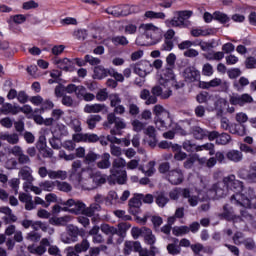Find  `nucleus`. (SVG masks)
<instances>
[{
	"mask_svg": "<svg viewBox=\"0 0 256 256\" xmlns=\"http://www.w3.org/2000/svg\"><path fill=\"white\" fill-rule=\"evenodd\" d=\"M165 179L171 185H181L185 181V173H183L181 168H174L166 175Z\"/></svg>",
	"mask_w": 256,
	"mask_h": 256,
	"instance_id": "nucleus-11",
	"label": "nucleus"
},
{
	"mask_svg": "<svg viewBox=\"0 0 256 256\" xmlns=\"http://www.w3.org/2000/svg\"><path fill=\"white\" fill-rule=\"evenodd\" d=\"M90 179H92L94 187H99V185H105V183H107V176L99 171L90 174Z\"/></svg>",
	"mask_w": 256,
	"mask_h": 256,
	"instance_id": "nucleus-31",
	"label": "nucleus"
},
{
	"mask_svg": "<svg viewBox=\"0 0 256 256\" xmlns=\"http://www.w3.org/2000/svg\"><path fill=\"white\" fill-rule=\"evenodd\" d=\"M197 147L198 145L193 143L191 140H185L182 143V149H184V151L187 153H197Z\"/></svg>",
	"mask_w": 256,
	"mask_h": 256,
	"instance_id": "nucleus-45",
	"label": "nucleus"
},
{
	"mask_svg": "<svg viewBox=\"0 0 256 256\" xmlns=\"http://www.w3.org/2000/svg\"><path fill=\"white\" fill-rule=\"evenodd\" d=\"M232 241L234 245H243V242L245 241V234L242 232H236L232 237Z\"/></svg>",
	"mask_w": 256,
	"mask_h": 256,
	"instance_id": "nucleus-62",
	"label": "nucleus"
},
{
	"mask_svg": "<svg viewBox=\"0 0 256 256\" xmlns=\"http://www.w3.org/2000/svg\"><path fill=\"white\" fill-rule=\"evenodd\" d=\"M1 112L3 115H17V113H19V106L11 103H4L1 107Z\"/></svg>",
	"mask_w": 256,
	"mask_h": 256,
	"instance_id": "nucleus-33",
	"label": "nucleus"
},
{
	"mask_svg": "<svg viewBox=\"0 0 256 256\" xmlns=\"http://www.w3.org/2000/svg\"><path fill=\"white\" fill-rule=\"evenodd\" d=\"M142 237L146 245H155L157 241V238L155 237L153 231L150 228H146V230H144V234L142 235Z\"/></svg>",
	"mask_w": 256,
	"mask_h": 256,
	"instance_id": "nucleus-37",
	"label": "nucleus"
},
{
	"mask_svg": "<svg viewBox=\"0 0 256 256\" xmlns=\"http://www.w3.org/2000/svg\"><path fill=\"white\" fill-rule=\"evenodd\" d=\"M224 183H226V186L228 189H243V182L235 179V175H229L227 177H224Z\"/></svg>",
	"mask_w": 256,
	"mask_h": 256,
	"instance_id": "nucleus-24",
	"label": "nucleus"
},
{
	"mask_svg": "<svg viewBox=\"0 0 256 256\" xmlns=\"http://www.w3.org/2000/svg\"><path fill=\"white\" fill-rule=\"evenodd\" d=\"M131 67L133 68L134 73L139 75V77H147V75L153 71V64L147 60H142Z\"/></svg>",
	"mask_w": 256,
	"mask_h": 256,
	"instance_id": "nucleus-8",
	"label": "nucleus"
},
{
	"mask_svg": "<svg viewBox=\"0 0 256 256\" xmlns=\"http://www.w3.org/2000/svg\"><path fill=\"white\" fill-rule=\"evenodd\" d=\"M173 69L165 66L158 80L159 84L153 86L151 91L149 89H142L140 91V99L145 101V105H155L158 101L157 97H160V99H169L173 95V90L169 88V83L175 81V72H173Z\"/></svg>",
	"mask_w": 256,
	"mask_h": 256,
	"instance_id": "nucleus-1",
	"label": "nucleus"
},
{
	"mask_svg": "<svg viewBox=\"0 0 256 256\" xmlns=\"http://www.w3.org/2000/svg\"><path fill=\"white\" fill-rule=\"evenodd\" d=\"M229 103L231 105H239V107H244V105L253 103V96L247 93L241 95L234 94L233 96H230Z\"/></svg>",
	"mask_w": 256,
	"mask_h": 256,
	"instance_id": "nucleus-12",
	"label": "nucleus"
},
{
	"mask_svg": "<svg viewBox=\"0 0 256 256\" xmlns=\"http://www.w3.org/2000/svg\"><path fill=\"white\" fill-rule=\"evenodd\" d=\"M101 119H103V117L99 114L90 115L86 120L88 128L91 130L95 129L97 127V123H100Z\"/></svg>",
	"mask_w": 256,
	"mask_h": 256,
	"instance_id": "nucleus-41",
	"label": "nucleus"
},
{
	"mask_svg": "<svg viewBox=\"0 0 256 256\" xmlns=\"http://www.w3.org/2000/svg\"><path fill=\"white\" fill-rule=\"evenodd\" d=\"M208 193L213 199H223V197H227L229 188L227 187V183H225V178H223L222 182L213 184Z\"/></svg>",
	"mask_w": 256,
	"mask_h": 256,
	"instance_id": "nucleus-7",
	"label": "nucleus"
},
{
	"mask_svg": "<svg viewBox=\"0 0 256 256\" xmlns=\"http://www.w3.org/2000/svg\"><path fill=\"white\" fill-rule=\"evenodd\" d=\"M49 179H61L62 181H64V179H67V171L49 170Z\"/></svg>",
	"mask_w": 256,
	"mask_h": 256,
	"instance_id": "nucleus-47",
	"label": "nucleus"
},
{
	"mask_svg": "<svg viewBox=\"0 0 256 256\" xmlns=\"http://www.w3.org/2000/svg\"><path fill=\"white\" fill-rule=\"evenodd\" d=\"M69 177L74 183H81L83 180V164L81 160H76L72 163Z\"/></svg>",
	"mask_w": 256,
	"mask_h": 256,
	"instance_id": "nucleus-10",
	"label": "nucleus"
},
{
	"mask_svg": "<svg viewBox=\"0 0 256 256\" xmlns=\"http://www.w3.org/2000/svg\"><path fill=\"white\" fill-rule=\"evenodd\" d=\"M226 158L233 163H241L243 161V152L241 150H229L226 153Z\"/></svg>",
	"mask_w": 256,
	"mask_h": 256,
	"instance_id": "nucleus-32",
	"label": "nucleus"
},
{
	"mask_svg": "<svg viewBox=\"0 0 256 256\" xmlns=\"http://www.w3.org/2000/svg\"><path fill=\"white\" fill-rule=\"evenodd\" d=\"M133 131L136 133H141V131H145V127H147V123L141 122L140 120L135 119L132 122Z\"/></svg>",
	"mask_w": 256,
	"mask_h": 256,
	"instance_id": "nucleus-53",
	"label": "nucleus"
},
{
	"mask_svg": "<svg viewBox=\"0 0 256 256\" xmlns=\"http://www.w3.org/2000/svg\"><path fill=\"white\" fill-rule=\"evenodd\" d=\"M18 177H20V179H23V181H27L28 183H33V180H34L33 170L31 169V167L25 165L20 168L18 172Z\"/></svg>",
	"mask_w": 256,
	"mask_h": 256,
	"instance_id": "nucleus-22",
	"label": "nucleus"
},
{
	"mask_svg": "<svg viewBox=\"0 0 256 256\" xmlns=\"http://www.w3.org/2000/svg\"><path fill=\"white\" fill-rule=\"evenodd\" d=\"M9 153L17 158L19 165H31V158L25 154L21 146H13L9 149Z\"/></svg>",
	"mask_w": 256,
	"mask_h": 256,
	"instance_id": "nucleus-9",
	"label": "nucleus"
},
{
	"mask_svg": "<svg viewBox=\"0 0 256 256\" xmlns=\"http://www.w3.org/2000/svg\"><path fill=\"white\" fill-rule=\"evenodd\" d=\"M190 133L196 139V141H203V139L207 138V130L199 126H193Z\"/></svg>",
	"mask_w": 256,
	"mask_h": 256,
	"instance_id": "nucleus-29",
	"label": "nucleus"
},
{
	"mask_svg": "<svg viewBox=\"0 0 256 256\" xmlns=\"http://www.w3.org/2000/svg\"><path fill=\"white\" fill-rule=\"evenodd\" d=\"M214 20L219 23H229V16L222 12H214Z\"/></svg>",
	"mask_w": 256,
	"mask_h": 256,
	"instance_id": "nucleus-61",
	"label": "nucleus"
},
{
	"mask_svg": "<svg viewBox=\"0 0 256 256\" xmlns=\"http://www.w3.org/2000/svg\"><path fill=\"white\" fill-rule=\"evenodd\" d=\"M247 85H249V79H247L245 76L240 77L238 81L233 83V87L236 89V91H243Z\"/></svg>",
	"mask_w": 256,
	"mask_h": 256,
	"instance_id": "nucleus-44",
	"label": "nucleus"
},
{
	"mask_svg": "<svg viewBox=\"0 0 256 256\" xmlns=\"http://www.w3.org/2000/svg\"><path fill=\"white\" fill-rule=\"evenodd\" d=\"M0 139L2 141H7V143H9L10 145H17V143H19V134H17V133L0 134Z\"/></svg>",
	"mask_w": 256,
	"mask_h": 256,
	"instance_id": "nucleus-35",
	"label": "nucleus"
},
{
	"mask_svg": "<svg viewBox=\"0 0 256 256\" xmlns=\"http://www.w3.org/2000/svg\"><path fill=\"white\" fill-rule=\"evenodd\" d=\"M117 199H119V195H117V192L110 191L108 193V196L106 197V205H113V203H115Z\"/></svg>",
	"mask_w": 256,
	"mask_h": 256,
	"instance_id": "nucleus-63",
	"label": "nucleus"
},
{
	"mask_svg": "<svg viewBox=\"0 0 256 256\" xmlns=\"http://www.w3.org/2000/svg\"><path fill=\"white\" fill-rule=\"evenodd\" d=\"M41 233L35 232V231H30L29 233L26 234V241H29L30 243H39L41 241Z\"/></svg>",
	"mask_w": 256,
	"mask_h": 256,
	"instance_id": "nucleus-49",
	"label": "nucleus"
},
{
	"mask_svg": "<svg viewBox=\"0 0 256 256\" xmlns=\"http://www.w3.org/2000/svg\"><path fill=\"white\" fill-rule=\"evenodd\" d=\"M144 135H147L150 141H148V145L150 147H156L157 145V130H155L154 126H148L144 129Z\"/></svg>",
	"mask_w": 256,
	"mask_h": 256,
	"instance_id": "nucleus-25",
	"label": "nucleus"
},
{
	"mask_svg": "<svg viewBox=\"0 0 256 256\" xmlns=\"http://www.w3.org/2000/svg\"><path fill=\"white\" fill-rule=\"evenodd\" d=\"M172 233L176 237H179L181 235H187V233H189V226L174 227L172 229Z\"/></svg>",
	"mask_w": 256,
	"mask_h": 256,
	"instance_id": "nucleus-57",
	"label": "nucleus"
},
{
	"mask_svg": "<svg viewBox=\"0 0 256 256\" xmlns=\"http://www.w3.org/2000/svg\"><path fill=\"white\" fill-rule=\"evenodd\" d=\"M85 113H109V108L105 104H87L84 107Z\"/></svg>",
	"mask_w": 256,
	"mask_h": 256,
	"instance_id": "nucleus-17",
	"label": "nucleus"
},
{
	"mask_svg": "<svg viewBox=\"0 0 256 256\" xmlns=\"http://www.w3.org/2000/svg\"><path fill=\"white\" fill-rule=\"evenodd\" d=\"M146 229H147V227H142V228L133 227L131 229V235H132L133 239H138L140 237H143Z\"/></svg>",
	"mask_w": 256,
	"mask_h": 256,
	"instance_id": "nucleus-60",
	"label": "nucleus"
},
{
	"mask_svg": "<svg viewBox=\"0 0 256 256\" xmlns=\"http://www.w3.org/2000/svg\"><path fill=\"white\" fill-rule=\"evenodd\" d=\"M64 205H66V207H70V213L73 215H85V203L79 200L69 199L64 202Z\"/></svg>",
	"mask_w": 256,
	"mask_h": 256,
	"instance_id": "nucleus-13",
	"label": "nucleus"
},
{
	"mask_svg": "<svg viewBox=\"0 0 256 256\" xmlns=\"http://www.w3.org/2000/svg\"><path fill=\"white\" fill-rule=\"evenodd\" d=\"M111 41L116 47H126V45H129V40L125 36H114Z\"/></svg>",
	"mask_w": 256,
	"mask_h": 256,
	"instance_id": "nucleus-48",
	"label": "nucleus"
},
{
	"mask_svg": "<svg viewBox=\"0 0 256 256\" xmlns=\"http://www.w3.org/2000/svg\"><path fill=\"white\" fill-rule=\"evenodd\" d=\"M240 177H242V179H246L248 183H256V170H253V171L250 170L245 177H243V174H241L240 172Z\"/></svg>",
	"mask_w": 256,
	"mask_h": 256,
	"instance_id": "nucleus-64",
	"label": "nucleus"
},
{
	"mask_svg": "<svg viewBox=\"0 0 256 256\" xmlns=\"http://www.w3.org/2000/svg\"><path fill=\"white\" fill-rule=\"evenodd\" d=\"M199 151H209V155H215V144L208 142L206 144L198 145L197 153H199Z\"/></svg>",
	"mask_w": 256,
	"mask_h": 256,
	"instance_id": "nucleus-50",
	"label": "nucleus"
},
{
	"mask_svg": "<svg viewBox=\"0 0 256 256\" xmlns=\"http://www.w3.org/2000/svg\"><path fill=\"white\" fill-rule=\"evenodd\" d=\"M128 229H131V225L129 224V222H121L118 224L115 235H118V237H120L118 239L119 244L123 243V239L127 237Z\"/></svg>",
	"mask_w": 256,
	"mask_h": 256,
	"instance_id": "nucleus-20",
	"label": "nucleus"
},
{
	"mask_svg": "<svg viewBox=\"0 0 256 256\" xmlns=\"http://www.w3.org/2000/svg\"><path fill=\"white\" fill-rule=\"evenodd\" d=\"M145 17H147V19H165V13L155 12V11H146Z\"/></svg>",
	"mask_w": 256,
	"mask_h": 256,
	"instance_id": "nucleus-59",
	"label": "nucleus"
},
{
	"mask_svg": "<svg viewBox=\"0 0 256 256\" xmlns=\"http://www.w3.org/2000/svg\"><path fill=\"white\" fill-rule=\"evenodd\" d=\"M54 63L62 71H73V61L69 58L57 59Z\"/></svg>",
	"mask_w": 256,
	"mask_h": 256,
	"instance_id": "nucleus-28",
	"label": "nucleus"
},
{
	"mask_svg": "<svg viewBox=\"0 0 256 256\" xmlns=\"http://www.w3.org/2000/svg\"><path fill=\"white\" fill-rule=\"evenodd\" d=\"M210 89L211 87H220L221 91L229 90V82L221 80V78H214L209 81Z\"/></svg>",
	"mask_w": 256,
	"mask_h": 256,
	"instance_id": "nucleus-34",
	"label": "nucleus"
},
{
	"mask_svg": "<svg viewBox=\"0 0 256 256\" xmlns=\"http://www.w3.org/2000/svg\"><path fill=\"white\" fill-rule=\"evenodd\" d=\"M75 95L77 99H83L84 101H93L95 99V94L87 92V88L85 86L79 85L76 88Z\"/></svg>",
	"mask_w": 256,
	"mask_h": 256,
	"instance_id": "nucleus-18",
	"label": "nucleus"
},
{
	"mask_svg": "<svg viewBox=\"0 0 256 256\" xmlns=\"http://www.w3.org/2000/svg\"><path fill=\"white\" fill-rule=\"evenodd\" d=\"M155 203L158 207H165L167 203H169V196H167V192L165 191H158L154 195Z\"/></svg>",
	"mask_w": 256,
	"mask_h": 256,
	"instance_id": "nucleus-26",
	"label": "nucleus"
},
{
	"mask_svg": "<svg viewBox=\"0 0 256 256\" xmlns=\"http://www.w3.org/2000/svg\"><path fill=\"white\" fill-rule=\"evenodd\" d=\"M56 187L58 191H63L64 193H69L73 189V187H71V184L61 181H56Z\"/></svg>",
	"mask_w": 256,
	"mask_h": 256,
	"instance_id": "nucleus-56",
	"label": "nucleus"
},
{
	"mask_svg": "<svg viewBox=\"0 0 256 256\" xmlns=\"http://www.w3.org/2000/svg\"><path fill=\"white\" fill-rule=\"evenodd\" d=\"M48 247V255L50 256H63L61 253V249L57 245H52L51 242H49Z\"/></svg>",
	"mask_w": 256,
	"mask_h": 256,
	"instance_id": "nucleus-58",
	"label": "nucleus"
},
{
	"mask_svg": "<svg viewBox=\"0 0 256 256\" xmlns=\"http://www.w3.org/2000/svg\"><path fill=\"white\" fill-rule=\"evenodd\" d=\"M100 228L97 225H94L88 232V235L92 237V242L95 245H101L102 243H105V237H103L100 233Z\"/></svg>",
	"mask_w": 256,
	"mask_h": 256,
	"instance_id": "nucleus-19",
	"label": "nucleus"
},
{
	"mask_svg": "<svg viewBox=\"0 0 256 256\" xmlns=\"http://www.w3.org/2000/svg\"><path fill=\"white\" fill-rule=\"evenodd\" d=\"M191 35L192 37H207V35H211V30L209 29L203 30V29L196 28L191 30Z\"/></svg>",
	"mask_w": 256,
	"mask_h": 256,
	"instance_id": "nucleus-54",
	"label": "nucleus"
},
{
	"mask_svg": "<svg viewBox=\"0 0 256 256\" xmlns=\"http://www.w3.org/2000/svg\"><path fill=\"white\" fill-rule=\"evenodd\" d=\"M140 29L144 30L143 37L149 41L148 45H157L163 39V32L153 24H141Z\"/></svg>",
	"mask_w": 256,
	"mask_h": 256,
	"instance_id": "nucleus-5",
	"label": "nucleus"
},
{
	"mask_svg": "<svg viewBox=\"0 0 256 256\" xmlns=\"http://www.w3.org/2000/svg\"><path fill=\"white\" fill-rule=\"evenodd\" d=\"M141 197H143V194H135L134 197L129 200L128 211L131 215H139V213H141V205H143Z\"/></svg>",
	"mask_w": 256,
	"mask_h": 256,
	"instance_id": "nucleus-14",
	"label": "nucleus"
},
{
	"mask_svg": "<svg viewBox=\"0 0 256 256\" xmlns=\"http://www.w3.org/2000/svg\"><path fill=\"white\" fill-rule=\"evenodd\" d=\"M183 77L186 83H195L201 77V74L195 67L188 66L183 71Z\"/></svg>",
	"mask_w": 256,
	"mask_h": 256,
	"instance_id": "nucleus-16",
	"label": "nucleus"
},
{
	"mask_svg": "<svg viewBox=\"0 0 256 256\" xmlns=\"http://www.w3.org/2000/svg\"><path fill=\"white\" fill-rule=\"evenodd\" d=\"M100 158L101 160L96 163L98 169H111V154L103 153Z\"/></svg>",
	"mask_w": 256,
	"mask_h": 256,
	"instance_id": "nucleus-30",
	"label": "nucleus"
},
{
	"mask_svg": "<svg viewBox=\"0 0 256 256\" xmlns=\"http://www.w3.org/2000/svg\"><path fill=\"white\" fill-rule=\"evenodd\" d=\"M230 133H232V135L243 137V135H247V129L243 124H234L232 128H230Z\"/></svg>",
	"mask_w": 256,
	"mask_h": 256,
	"instance_id": "nucleus-42",
	"label": "nucleus"
},
{
	"mask_svg": "<svg viewBox=\"0 0 256 256\" xmlns=\"http://www.w3.org/2000/svg\"><path fill=\"white\" fill-rule=\"evenodd\" d=\"M125 114V106L119 104L118 106L114 107V111L107 115V119L104 122L103 126L107 127L110 130L111 135H122L121 130L126 129L127 124L123 118L117 117V115H124Z\"/></svg>",
	"mask_w": 256,
	"mask_h": 256,
	"instance_id": "nucleus-2",
	"label": "nucleus"
},
{
	"mask_svg": "<svg viewBox=\"0 0 256 256\" xmlns=\"http://www.w3.org/2000/svg\"><path fill=\"white\" fill-rule=\"evenodd\" d=\"M127 161L124 158H116L112 161V166L110 168V175L108 177L109 183L115 185H125L127 183Z\"/></svg>",
	"mask_w": 256,
	"mask_h": 256,
	"instance_id": "nucleus-3",
	"label": "nucleus"
},
{
	"mask_svg": "<svg viewBox=\"0 0 256 256\" xmlns=\"http://www.w3.org/2000/svg\"><path fill=\"white\" fill-rule=\"evenodd\" d=\"M125 9V7L119 6L109 7L106 9V13H108V15H112V17H127L129 12Z\"/></svg>",
	"mask_w": 256,
	"mask_h": 256,
	"instance_id": "nucleus-27",
	"label": "nucleus"
},
{
	"mask_svg": "<svg viewBox=\"0 0 256 256\" xmlns=\"http://www.w3.org/2000/svg\"><path fill=\"white\" fill-rule=\"evenodd\" d=\"M99 229L102 231V233H104V235H115L117 233V228L109 224H101Z\"/></svg>",
	"mask_w": 256,
	"mask_h": 256,
	"instance_id": "nucleus-51",
	"label": "nucleus"
},
{
	"mask_svg": "<svg viewBox=\"0 0 256 256\" xmlns=\"http://www.w3.org/2000/svg\"><path fill=\"white\" fill-rule=\"evenodd\" d=\"M69 221H71L70 216L52 217L49 219L50 225H57L62 227H65Z\"/></svg>",
	"mask_w": 256,
	"mask_h": 256,
	"instance_id": "nucleus-36",
	"label": "nucleus"
},
{
	"mask_svg": "<svg viewBox=\"0 0 256 256\" xmlns=\"http://www.w3.org/2000/svg\"><path fill=\"white\" fill-rule=\"evenodd\" d=\"M99 211H101V205L93 203L88 208H85L84 215H86V217H93V215L99 213Z\"/></svg>",
	"mask_w": 256,
	"mask_h": 256,
	"instance_id": "nucleus-43",
	"label": "nucleus"
},
{
	"mask_svg": "<svg viewBox=\"0 0 256 256\" xmlns=\"http://www.w3.org/2000/svg\"><path fill=\"white\" fill-rule=\"evenodd\" d=\"M89 247H91L89 240L83 239L80 243H77L74 246V250L76 251V253H85V252L89 251Z\"/></svg>",
	"mask_w": 256,
	"mask_h": 256,
	"instance_id": "nucleus-39",
	"label": "nucleus"
},
{
	"mask_svg": "<svg viewBox=\"0 0 256 256\" xmlns=\"http://www.w3.org/2000/svg\"><path fill=\"white\" fill-rule=\"evenodd\" d=\"M141 250V242L139 241H126L124 243L123 253L124 255H130L132 251L138 253Z\"/></svg>",
	"mask_w": 256,
	"mask_h": 256,
	"instance_id": "nucleus-21",
	"label": "nucleus"
},
{
	"mask_svg": "<svg viewBox=\"0 0 256 256\" xmlns=\"http://www.w3.org/2000/svg\"><path fill=\"white\" fill-rule=\"evenodd\" d=\"M153 113L155 115L154 121L157 129L165 131L168 127H171V113L161 104H157L153 107Z\"/></svg>",
	"mask_w": 256,
	"mask_h": 256,
	"instance_id": "nucleus-4",
	"label": "nucleus"
},
{
	"mask_svg": "<svg viewBox=\"0 0 256 256\" xmlns=\"http://www.w3.org/2000/svg\"><path fill=\"white\" fill-rule=\"evenodd\" d=\"M101 159V155L95 153L94 151L90 150L87 154L86 157H84L83 163L85 165H93L95 161Z\"/></svg>",
	"mask_w": 256,
	"mask_h": 256,
	"instance_id": "nucleus-38",
	"label": "nucleus"
},
{
	"mask_svg": "<svg viewBox=\"0 0 256 256\" xmlns=\"http://www.w3.org/2000/svg\"><path fill=\"white\" fill-rule=\"evenodd\" d=\"M56 182L46 180L44 182H41L39 184V187L42 189V191H48L51 192L53 189H55Z\"/></svg>",
	"mask_w": 256,
	"mask_h": 256,
	"instance_id": "nucleus-55",
	"label": "nucleus"
},
{
	"mask_svg": "<svg viewBox=\"0 0 256 256\" xmlns=\"http://www.w3.org/2000/svg\"><path fill=\"white\" fill-rule=\"evenodd\" d=\"M231 141H232L231 135H229V133L223 132L218 135V139L216 140V145H229Z\"/></svg>",
	"mask_w": 256,
	"mask_h": 256,
	"instance_id": "nucleus-46",
	"label": "nucleus"
},
{
	"mask_svg": "<svg viewBox=\"0 0 256 256\" xmlns=\"http://www.w3.org/2000/svg\"><path fill=\"white\" fill-rule=\"evenodd\" d=\"M158 171L161 175H165V179H167V176L171 173V164L169 162L161 163L158 167Z\"/></svg>",
	"mask_w": 256,
	"mask_h": 256,
	"instance_id": "nucleus-52",
	"label": "nucleus"
},
{
	"mask_svg": "<svg viewBox=\"0 0 256 256\" xmlns=\"http://www.w3.org/2000/svg\"><path fill=\"white\" fill-rule=\"evenodd\" d=\"M74 139L76 141H82L83 143H97L99 141V136L97 134L91 133H80L77 134Z\"/></svg>",
	"mask_w": 256,
	"mask_h": 256,
	"instance_id": "nucleus-23",
	"label": "nucleus"
},
{
	"mask_svg": "<svg viewBox=\"0 0 256 256\" xmlns=\"http://www.w3.org/2000/svg\"><path fill=\"white\" fill-rule=\"evenodd\" d=\"M47 246H49V239L43 238L40 241V245L39 246H35V244L29 245L27 247V250L32 255L42 256V255H45V253H47Z\"/></svg>",
	"mask_w": 256,
	"mask_h": 256,
	"instance_id": "nucleus-15",
	"label": "nucleus"
},
{
	"mask_svg": "<svg viewBox=\"0 0 256 256\" xmlns=\"http://www.w3.org/2000/svg\"><path fill=\"white\" fill-rule=\"evenodd\" d=\"M191 15H193V12L189 10L178 11L177 16H174L171 20H167L166 24L168 27H189L187 19H189Z\"/></svg>",
	"mask_w": 256,
	"mask_h": 256,
	"instance_id": "nucleus-6",
	"label": "nucleus"
},
{
	"mask_svg": "<svg viewBox=\"0 0 256 256\" xmlns=\"http://www.w3.org/2000/svg\"><path fill=\"white\" fill-rule=\"evenodd\" d=\"M109 70L105 69L103 66H96L94 68V79H105V77H108Z\"/></svg>",
	"mask_w": 256,
	"mask_h": 256,
	"instance_id": "nucleus-40",
	"label": "nucleus"
}]
</instances>
